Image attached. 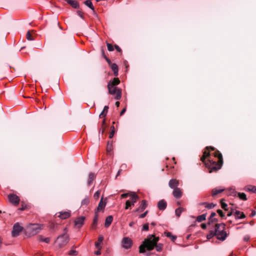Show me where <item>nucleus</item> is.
Listing matches in <instances>:
<instances>
[{
  "label": "nucleus",
  "mask_w": 256,
  "mask_h": 256,
  "mask_svg": "<svg viewBox=\"0 0 256 256\" xmlns=\"http://www.w3.org/2000/svg\"><path fill=\"white\" fill-rule=\"evenodd\" d=\"M158 240V237H156L154 235L150 234L148 238L144 240L143 244L140 246V252H145L146 248L148 250H151L154 249V246L156 251H162L163 246L161 244H157V242Z\"/></svg>",
  "instance_id": "f257e3e1"
},
{
  "label": "nucleus",
  "mask_w": 256,
  "mask_h": 256,
  "mask_svg": "<svg viewBox=\"0 0 256 256\" xmlns=\"http://www.w3.org/2000/svg\"><path fill=\"white\" fill-rule=\"evenodd\" d=\"M226 224L224 223L216 224L215 225L214 230L216 232V238L221 241H224L227 236L228 234L225 231Z\"/></svg>",
  "instance_id": "f03ea898"
},
{
  "label": "nucleus",
  "mask_w": 256,
  "mask_h": 256,
  "mask_svg": "<svg viewBox=\"0 0 256 256\" xmlns=\"http://www.w3.org/2000/svg\"><path fill=\"white\" fill-rule=\"evenodd\" d=\"M214 155L215 157H217L218 159V162H216L208 160L209 162L212 164L211 172L212 170H216L221 168L222 164V154L220 152L217 151L214 153Z\"/></svg>",
  "instance_id": "7ed1b4c3"
},
{
  "label": "nucleus",
  "mask_w": 256,
  "mask_h": 256,
  "mask_svg": "<svg viewBox=\"0 0 256 256\" xmlns=\"http://www.w3.org/2000/svg\"><path fill=\"white\" fill-rule=\"evenodd\" d=\"M68 236L66 232L57 238L55 243L58 248H62L68 242Z\"/></svg>",
  "instance_id": "20e7f679"
},
{
  "label": "nucleus",
  "mask_w": 256,
  "mask_h": 256,
  "mask_svg": "<svg viewBox=\"0 0 256 256\" xmlns=\"http://www.w3.org/2000/svg\"><path fill=\"white\" fill-rule=\"evenodd\" d=\"M43 228V224H30L27 226L28 232L32 235L38 233Z\"/></svg>",
  "instance_id": "39448f33"
},
{
  "label": "nucleus",
  "mask_w": 256,
  "mask_h": 256,
  "mask_svg": "<svg viewBox=\"0 0 256 256\" xmlns=\"http://www.w3.org/2000/svg\"><path fill=\"white\" fill-rule=\"evenodd\" d=\"M108 88L110 94H116L115 96L116 100H120V98L122 92L120 90L117 89L116 86H114V84H111L110 83H108Z\"/></svg>",
  "instance_id": "423d86ee"
},
{
  "label": "nucleus",
  "mask_w": 256,
  "mask_h": 256,
  "mask_svg": "<svg viewBox=\"0 0 256 256\" xmlns=\"http://www.w3.org/2000/svg\"><path fill=\"white\" fill-rule=\"evenodd\" d=\"M121 243L122 246L124 248L128 249L131 248L132 244V241L131 238L128 237H124L122 239Z\"/></svg>",
  "instance_id": "0eeeda50"
},
{
  "label": "nucleus",
  "mask_w": 256,
  "mask_h": 256,
  "mask_svg": "<svg viewBox=\"0 0 256 256\" xmlns=\"http://www.w3.org/2000/svg\"><path fill=\"white\" fill-rule=\"evenodd\" d=\"M23 228L18 223H16L14 224L12 230V235L13 237L17 236L19 235L20 232L22 230Z\"/></svg>",
  "instance_id": "6e6552de"
},
{
  "label": "nucleus",
  "mask_w": 256,
  "mask_h": 256,
  "mask_svg": "<svg viewBox=\"0 0 256 256\" xmlns=\"http://www.w3.org/2000/svg\"><path fill=\"white\" fill-rule=\"evenodd\" d=\"M9 201L14 204H18L20 202V198L14 194H10L8 196Z\"/></svg>",
  "instance_id": "1a4fd4ad"
},
{
  "label": "nucleus",
  "mask_w": 256,
  "mask_h": 256,
  "mask_svg": "<svg viewBox=\"0 0 256 256\" xmlns=\"http://www.w3.org/2000/svg\"><path fill=\"white\" fill-rule=\"evenodd\" d=\"M130 202L132 206H134L136 200L138 199V196L134 192H130Z\"/></svg>",
  "instance_id": "9d476101"
},
{
  "label": "nucleus",
  "mask_w": 256,
  "mask_h": 256,
  "mask_svg": "<svg viewBox=\"0 0 256 256\" xmlns=\"http://www.w3.org/2000/svg\"><path fill=\"white\" fill-rule=\"evenodd\" d=\"M85 218L83 216L78 218L74 222L75 226L78 228H80L84 224Z\"/></svg>",
  "instance_id": "9b49d317"
},
{
  "label": "nucleus",
  "mask_w": 256,
  "mask_h": 256,
  "mask_svg": "<svg viewBox=\"0 0 256 256\" xmlns=\"http://www.w3.org/2000/svg\"><path fill=\"white\" fill-rule=\"evenodd\" d=\"M178 184L179 183L178 180L176 179H172L168 182L169 186L172 189L178 188Z\"/></svg>",
  "instance_id": "f8f14e48"
},
{
  "label": "nucleus",
  "mask_w": 256,
  "mask_h": 256,
  "mask_svg": "<svg viewBox=\"0 0 256 256\" xmlns=\"http://www.w3.org/2000/svg\"><path fill=\"white\" fill-rule=\"evenodd\" d=\"M147 206H148V204H147L146 201V200H142V203H141L140 205V206L139 208H138L136 210V211L138 212H142L146 209V208L147 207Z\"/></svg>",
  "instance_id": "ddd939ff"
},
{
  "label": "nucleus",
  "mask_w": 256,
  "mask_h": 256,
  "mask_svg": "<svg viewBox=\"0 0 256 256\" xmlns=\"http://www.w3.org/2000/svg\"><path fill=\"white\" fill-rule=\"evenodd\" d=\"M172 194L176 198H180L182 196V192L180 189L178 188L174 189Z\"/></svg>",
  "instance_id": "4468645a"
},
{
  "label": "nucleus",
  "mask_w": 256,
  "mask_h": 256,
  "mask_svg": "<svg viewBox=\"0 0 256 256\" xmlns=\"http://www.w3.org/2000/svg\"><path fill=\"white\" fill-rule=\"evenodd\" d=\"M70 216V213L69 212H60L58 216L62 219H66L69 218Z\"/></svg>",
  "instance_id": "2eb2a0df"
},
{
  "label": "nucleus",
  "mask_w": 256,
  "mask_h": 256,
  "mask_svg": "<svg viewBox=\"0 0 256 256\" xmlns=\"http://www.w3.org/2000/svg\"><path fill=\"white\" fill-rule=\"evenodd\" d=\"M158 206L160 210H164L166 207V202L164 200H160L158 204Z\"/></svg>",
  "instance_id": "dca6fc26"
},
{
  "label": "nucleus",
  "mask_w": 256,
  "mask_h": 256,
  "mask_svg": "<svg viewBox=\"0 0 256 256\" xmlns=\"http://www.w3.org/2000/svg\"><path fill=\"white\" fill-rule=\"evenodd\" d=\"M113 218L112 216H109L106 218L104 226L106 228L108 227L112 224Z\"/></svg>",
  "instance_id": "f3484780"
},
{
  "label": "nucleus",
  "mask_w": 256,
  "mask_h": 256,
  "mask_svg": "<svg viewBox=\"0 0 256 256\" xmlns=\"http://www.w3.org/2000/svg\"><path fill=\"white\" fill-rule=\"evenodd\" d=\"M244 190L246 191L252 192H253L256 194V186L250 185V186H246L244 188Z\"/></svg>",
  "instance_id": "a211bd4d"
},
{
  "label": "nucleus",
  "mask_w": 256,
  "mask_h": 256,
  "mask_svg": "<svg viewBox=\"0 0 256 256\" xmlns=\"http://www.w3.org/2000/svg\"><path fill=\"white\" fill-rule=\"evenodd\" d=\"M234 216L236 218L242 219L245 218V215L242 212L236 210L234 212Z\"/></svg>",
  "instance_id": "6ab92c4d"
},
{
  "label": "nucleus",
  "mask_w": 256,
  "mask_h": 256,
  "mask_svg": "<svg viewBox=\"0 0 256 256\" xmlns=\"http://www.w3.org/2000/svg\"><path fill=\"white\" fill-rule=\"evenodd\" d=\"M67 2L72 6L73 8H76L78 7V2L74 0H66Z\"/></svg>",
  "instance_id": "aec40b11"
},
{
  "label": "nucleus",
  "mask_w": 256,
  "mask_h": 256,
  "mask_svg": "<svg viewBox=\"0 0 256 256\" xmlns=\"http://www.w3.org/2000/svg\"><path fill=\"white\" fill-rule=\"evenodd\" d=\"M111 68L114 72V76H117L118 75V67L116 64H112L111 66Z\"/></svg>",
  "instance_id": "412c9836"
},
{
  "label": "nucleus",
  "mask_w": 256,
  "mask_h": 256,
  "mask_svg": "<svg viewBox=\"0 0 256 256\" xmlns=\"http://www.w3.org/2000/svg\"><path fill=\"white\" fill-rule=\"evenodd\" d=\"M94 178H95L94 174L92 173V172L89 174L88 180V185H90L92 184Z\"/></svg>",
  "instance_id": "4be33fe9"
},
{
  "label": "nucleus",
  "mask_w": 256,
  "mask_h": 256,
  "mask_svg": "<svg viewBox=\"0 0 256 256\" xmlns=\"http://www.w3.org/2000/svg\"><path fill=\"white\" fill-rule=\"evenodd\" d=\"M108 109V106H104L103 110L100 114L99 116L100 118H102L106 116Z\"/></svg>",
  "instance_id": "5701e85b"
},
{
  "label": "nucleus",
  "mask_w": 256,
  "mask_h": 256,
  "mask_svg": "<svg viewBox=\"0 0 256 256\" xmlns=\"http://www.w3.org/2000/svg\"><path fill=\"white\" fill-rule=\"evenodd\" d=\"M104 240V237L102 236H100L98 238V242H96L95 246L96 248H100L101 246V244Z\"/></svg>",
  "instance_id": "b1692460"
},
{
  "label": "nucleus",
  "mask_w": 256,
  "mask_h": 256,
  "mask_svg": "<svg viewBox=\"0 0 256 256\" xmlns=\"http://www.w3.org/2000/svg\"><path fill=\"white\" fill-rule=\"evenodd\" d=\"M103 197L101 198V200L98 204L97 210H100L102 209H104L106 206V203H104L103 201Z\"/></svg>",
  "instance_id": "393cba45"
},
{
  "label": "nucleus",
  "mask_w": 256,
  "mask_h": 256,
  "mask_svg": "<svg viewBox=\"0 0 256 256\" xmlns=\"http://www.w3.org/2000/svg\"><path fill=\"white\" fill-rule=\"evenodd\" d=\"M200 205H204L205 207L208 209H211L213 208L216 205L213 203L209 204L206 202H202L200 204Z\"/></svg>",
  "instance_id": "a878e982"
},
{
  "label": "nucleus",
  "mask_w": 256,
  "mask_h": 256,
  "mask_svg": "<svg viewBox=\"0 0 256 256\" xmlns=\"http://www.w3.org/2000/svg\"><path fill=\"white\" fill-rule=\"evenodd\" d=\"M224 190V188H222V189L214 188V189H213L212 195V196H215L216 195V194H218L222 192Z\"/></svg>",
  "instance_id": "bb28decb"
},
{
  "label": "nucleus",
  "mask_w": 256,
  "mask_h": 256,
  "mask_svg": "<svg viewBox=\"0 0 256 256\" xmlns=\"http://www.w3.org/2000/svg\"><path fill=\"white\" fill-rule=\"evenodd\" d=\"M237 194L240 200H247L246 196L244 193L238 192Z\"/></svg>",
  "instance_id": "cd10ccee"
},
{
  "label": "nucleus",
  "mask_w": 256,
  "mask_h": 256,
  "mask_svg": "<svg viewBox=\"0 0 256 256\" xmlns=\"http://www.w3.org/2000/svg\"><path fill=\"white\" fill-rule=\"evenodd\" d=\"M164 234L167 237L170 238L173 242H174L176 238V237L172 235V233L170 232H165Z\"/></svg>",
  "instance_id": "c85d7f7f"
},
{
  "label": "nucleus",
  "mask_w": 256,
  "mask_h": 256,
  "mask_svg": "<svg viewBox=\"0 0 256 256\" xmlns=\"http://www.w3.org/2000/svg\"><path fill=\"white\" fill-rule=\"evenodd\" d=\"M206 218V214H202V215L198 216L196 218V220L198 222H201L204 221Z\"/></svg>",
  "instance_id": "c756f323"
},
{
  "label": "nucleus",
  "mask_w": 256,
  "mask_h": 256,
  "mask_svg": "<svg viewBox=\"0 0 256 256\" xmlns=\"http://www.w3.org/2000/svg\"><path fill=\"white\" fill-rule=\"evenodd\" d=\"M228 190L229 191V194L234 196H236L238 194L235 189L232 188H228Z\"/></svg>",
  "instance_id": "7c9ffc66"
},
{
  "label": "nucleus",
  "mask_w": 256,
  "mask_h": 256,
  "mask_svg": "<svg viewBox=\"0 0 256 256\" xmlns=\"http://www.w3.org/2000/svg\"><path fill=\"white\" fill-rule=\"evenodd\" d=\"M214 236H216V232H214V230H210L209 234L206 236V238L210 240Z\"/></svg>",
  "instance_id": "2f4dec72"
},
{
  "label": "nucleus",
  "mask_w": 256,
  "mask_h": 256,
  "mask_svg": "<svg viewBox=\"0 0 256 256\" xmlns=\"http://www.w3.org/2000/svg\"><path fill=\"white\" fill-rule=\"evenodd\" d=\"M84 4L88 8H90L91 10H94V7L91 1L89 0H86L84 2Z\"/></svg>",
  "instance_id": "473e14b6"
},
{
  "label": "nucleus",
  "mask_w": 256,
  "mask_h": 256,
  "mask_svg": "<svg viewBox=\"0 0 256 256\" xmlns=\"http://www.w3.org/2000/svg\"><path fill=\"white\" fill-rule=\"evenodd\" d=\"M184 210V209L182 208H176L175 210V213H176V214L178 216H180L181 213Z\"/></svg>",
  "instance_id": "72a5a7b5"
},
{
  "label": "nucleus",
  "mask_w": 256,
  "mask_h": 256,
  "mask_svg": "<svg viewBox=\"0 0 256 256\" xmlns=\"http://www.w3.org/2000/svg\"><path fill=\"white\" fill-rule=\"evenodd\" d=\"M39 240L41 242H44L46 243H48L50 242V238H44L42 236H40Z\"/></svg>",
  "instance_id": "f704fd0d"
},
{
  "label": "nucleus",
  "mask_w": 256,
  "mask_h": 256,
  "mask_svg": "<svg viewBox=\"0 0 256 256\" xmlns=\"http://www.w3.org/2000/svg\"><path fill=\"white\" fill-rule=\"evenodd\" d=\"M112 142H108L107 144L106 150L110 152L112 151Z\"/></svg>",
  "instance_id": "c9c22d12"
},
{
  "label": "nucleus",
  "mask_w": 256,
  "mask_h": 256,
  "mask_svg": "<svg viewBox=\"0 0 256 256\" xmlns=\"http://www.w3.org/2000/svg\"><path fill=\"white\" fill-rule=\"evenodd\" d=\"M111 84H114V86H116L119 84L120 80L118 78H114L112 82H110Z\"/></svg>",
  "instance_id": "e433bc0d"
},
{
  "label": "nucleus",
  "mask_w": 256,
  "mask_h": 256,
  "mask_svg": "<svg viewBox=\"0 0 256 256\" xmlns=\"http://www.w3.org/2000/svg\"><path fill=\"white\" fill-rule=\"evenodd\" d=\"M210 154L209 152H207L205 151L204 152V155L201 158L202 160L204 162V160L206 159V158H208Z\"/></svg>",
  "instance_id": "4c0bfd02"
},
{
  "label": "nucleus",
  "mask_w": 256,
  "mask_h": 256,
  "mask_svg": "<svg viewBox=\"0 0 256 256\" xmlns=\"http://www.w3.org/2000/svg\"><path fill=\"white\" fill-rule=\"evenodd\" d=\"M26 39L28 40H34V38H32V35L29 30L28 32H26Z\"/></svg>",
  "instance_id": "58836bf2"
},
{
  "label": "nucleus",
  "mask_w": 256,
  "mask_h": 256,
  "mask_svg": "<svg viewBox=\"0 0 256 256\" xmlns=\"http://www.w3.org/2000/svg\"><path fill=\"white\" fill-rule=\"evenodd\" d=\"M88 198H86L82 201V205H87L88 204Z\"/></svg>",
  "instance_id": "ea45409f"
},
{
  "label": "nucleus",
  "mask_w": 256,
  "mask_h": 256,
  "mask_svg": "<svg viewBox=\"0 0 256 256\" xmlns=\"http://www.w3.org/2000/svg\"><path fill=\"white\" fill-rule=\"evenodd\" d=\"M100 190H97L94 194V196L95 198H98L100 195Z\"/></svg>",
  "instance_id": "a19ab883"
},
{
  "label": "nucleus",
  "mask_w": 256,
  "mask_h": 256,
  "mask_svg": "<svg viewBox=\"0 0 256 256\" xmlns=\"http://www.w3.org/2000/svg\"><path fill=\"white\" fill-rule=\"evenodd\" d=\"M107 47H108V50L111 52V51H113L114 50V48H113V46H112V44H109V43H107Z\"/></svg>",
  "instance_id": "79ce46f5"
},
{
  "label": "nucleus",
  "mask_w": 256,
  "mask_h": 256,
  "mask_svg": "<svg viewBox=\"0 0 256 256\" xmlns=\"http://www.w3.org/2000/svg\"><path fill=\"white\" fill-rule=\"evenodd\" d=\"M57 226V225L54 224V223L53 222H51L50 224H49V228L50 230H54L55 228Z\"/></svg>",
  "instance_id": "37998d69"
},
{
  "label": "nucleus",
  "mask_w": 256,
  "mask_h": 256,
  "mask_svg": "<svg viewBox=\"0 0 256 256\" xmlns=\"http://www.w3.org/2000/svg\"><path fill=\"white\" fill-rule=\"evenodd\" d=\"M77 254H78L77 252L74 250H72L68 252L69 255L76 256V255H77Z\"/></svg>",
  "instance_id": "c03bdc74"
},
{
  "label": "nucleus",
  "mask_w": 256,
  "mask_h": 256,
  "mask_svg": "<svg viewBox=\"0 0 256 256\" xmlns=\"http://www.w3.org/2000/svg\"><path fill=\"white\" fill-rule=\"evenodd\" d=\"M98 220V216L96 214L93 220V225H96Z\"/></svg>",
  "instance_id": "a18cd8bd"
},
{
  "label": "nucleus",
  "mask_w": 256,
  "mask_h": 256,
  "mask_svg": "<svg viewBox=\"0 0 256 256\" xmlns=\"http://www.w3.org/2000/svg\"><path fill=\"white\" fill-rule=\"evenodd\" d=\"M132 205L130 204V200H127L126 202V206H125V208L126 209H128L129 208L130 206Z\"/></svg>",
  "instance_id": "49530a36"
},
{
  "label": "nucleus",
  "mask_w": 256,
  "mask_h": 256,
  "mask_svg": "<svg viewBox=\"0 0 256 256\" xmlns=\"http://www.w3.org/2000/svg\"><path fill=\"white\" fill-rule=\"evenodd\" d=\"M218 220V219L216 218H212V220H209V222H208V224H210L211 222H217Z\"/></svg>",
  "instance_id": "de8ad7c7"
},
{
  "label": "nucleus",
  "mask_w": 256,
  "mask_h": 256,
  "mask_svg": "<svg viewBox=\"0 0 256 256\" xmlns=\"http://www.w3.org/2000/svg\"><path fill=\"white\" fill-rule=\"evenodd\" d=\"M98 250L95 252L94 254L96 255H100L101 254L100 250L102 248V246H100V248H98Z\"/></svg>",
  "instance_id": "09e8293b"
},
{
  "label": "nucleus",
  "mask_w": 256,
  "mask_h": 256,
  "mask_svg": "<svg viewBox=\"0 0 256 256\" xmlns=\"http://www.w3.org/2000/svg\"><path fill=\"white\" fill-rule=\"evenodd\" d=\"M221 204H222V208L223 209L226 210V207L228 206L227 204H226V203L222 202H221Z\"/></svg>",
  "instance_id": "8fccbe9b"
},
{
  "label": "nucleus",
  "mask_w": 256,
  "mask_h": 256,
  "mask_svg": "<svg viewBox=\"0 0 256 256\" xmlns=\"http://www.w3.org/2000/svg\"><path fill=\"white\" fill-rule=\"evenodd\" d=\"M148 212V210L146 211L144 213L141 214L140 216V218H144L146 216V215L147 214Z\"/></svg>",
  "instance_id": "3c124183"
},
{
  "label": "nucleus",
  "mask_w": 256,
  "mask_h": 256,
  "mask_svg": "<svg viewBox=\"0 0 256 256\" xmlns=\"http://www.w3.org/2000/svg\"><path fill=\"white\" fill-rule=\"evenodd\" d=\"M218 213L220 214V216H221V217H223L224 216V214L222 212V211L220 210H218V211H217Z\"/></svg>",
  "instance_id": "603ef678"
},
{
  "label": "nucleus",
  "mask_w": 256,
  "mask_h": 256,
  "mask_svg": "<svg viewBox=\"0 0 256 256\" xmlns=\"http://www.w3.org/2000/svg\"><path fill=\"white\" fill-rule=\"evenodd\" d=\"M130 193H125L121 195V198H126L128 196H130Z\"/></svg>",
  "instance_id": "864d4df0"
},
{
  "label": "nucleus",
  "mask_w": 256,
  "mask_h": 256,
  "mask_svg": "<svg viewBox=\"0 0 256 256\" xmlns=\"http://www.w3.org/2000/svg\"><path fill=\"white\" fill-rule=\"evenodd\" d=\"M148 230V224H145L143 226V230Z\"/></svg>",
  "instance_id": "5fc2aeb1"
},
{
  "label": "nucleus",
  "mask_w": 256,
  "mask_h": 256,
  "mask_svg": "<svg viewBox=\"0 0 256 256\" xmlns=\"http://www.w3.org/2000/svg\"><path fill=\"white\" fill-rule=\"evenodd\" d=\"M114 134V130H112L110 134L109 138H112Z\"/></svg>",
  "instance_id": "6e6d98bb"
},
{
  "label": "nucleus",
  "mask_w": 256,
  "mask_h": 256,
  "mask_svg": "<svg viewBox=\"0 0 256 256\" xmlns=\"http://www.w3.org/2000/svg\"><path fill=\"white\" fill-rule=\"evenodd\" d=\"M216 215V214L214 212H212L210 214V218L209 220H212V218H214Z\"/></svg>",
  "instance_id": "4d7b16f0"
},
{
  "label": "nucleus",
  "mask_w": 256,
  "mask_h": 256,
  "mask_svg": "<svg viewBox=\"0 0 256 256\" xmlns=\"http://www.w3.org/2000/svg\"><path fill=\"white\" fill-rule=\"evenodd\" d=\"M201 227L202 229H206V224H202Z\"/></svg>",
  "instance_id": "13d9d810"
},
{
  "label": "nucleus",
  "mask_w": 256,
  "mask_h": 256,
  "mask_svg": "<svg viewBox=\"0 0 256 256\" xmlns=\"http://www.w3.org/2000/svg\"><path fill=\"white\" fill-rule=\"evenodd\" d=\"M256 214V212L255 210H252L250 216L252 217V216H255Z\"/></svg>",
  "instance_id": "bf43d9fd"
},
{
  "label": "nucleus",
  "mask_w": 256,
  "mask_h": 256,
  "mask_svg": "<svg viewBox=\"0 0 256 256\" xmlns=\"http://www.w3.org/2000/svg\"><path fill=\"white\" fill-rule=\"evenodd\" d=\"M126 110V108H124V109L121 111V112H120V116H122V114H124Z\"/></svg>",
  "instance_id": "052dcab7"
},
{
  "label": "nucleus",
  "mask_w": 256,
  "mask_h": 256,
  "mask_svg": "<svg viewBox=\"0 0 256 256\" xmlns=\"http://www.w3.org/2000/svg\"><path fill=\"white\" fill-rule=\"evenodd\" d=\"M250 238L248 236H245L244 238V241H248L249 240Z\"/></svg>",
  "instance_id": "680f3d73"
},
{
  "label": "nucleus",
  "mask_w": 256,
  "mask_h": 256,
  "mask_svg": "<svg viewBox=\"0 0 256 256\" xmlns=\"http://www.w3.org/2000/svg\"><path fill=\"white\" fill-rule=\"evenodd\" d=\"M115 47H116V50L118 51V52H120L121 51V49L118 46H116Z\"/></svg>",
  "instance_id": "e2e57ef3"
},
{
  "label": "nucleus",
  "mask_w": 256,
  "mask_h": 256,
  "mask_svg": "<svg viewBox=\"0 0 256 256\" xmlns=\"http://www.w3.org/2000/svg\"><path fill=\"white\" fill-rule=\"evenodd\" d=\"M116 106L117 107L119 106H120V102H116Z\"/></svg>",
  "instance_id": "0e129e2a"
},
{
  "label": "nucleus",
  "mask_w": 256,
  "mask_h": 256,
  "mask_svg": "<svg viewBox=\"0 0 256 256\" xmlns=\"http://www.w3.org/2000/svg\"><path fill=\"white\" fill-rule=\"evenodd\" d=\"M78 16H79L80 18H82V14L80 13V12H78Z\"/></svg>",
  "instance_id": "69168bd1"
},
{
  "label": "nucleus",
  "mask_w": 256,
  "mask_h": 256,
  "mask_svg": "<svg viewBox=\"0 0 256 256\" xmlns=\"http://www.w3.org/2000/svg\"><path fill=\"white\" fill-rule=\"evenodd\" d=\"M134 224V222H130L129 224V226H133Z\"/></svg>",
  "instance_id": "338daca9"
},
{
  "label": "nucleus",
  "mask_w": 256,
  "mask_h": 256,
  "mask_svg": "<svg viewBox=\"0 0 256 256\" xmlns=\"http://www.w3.org/2000/svg\"><path fill=\"white\" fill-rule=\"evenodd\" d=\"M110 128H111L112 130H114V126H112L110 127Z\"/></svg>",
  "instance_id": "774afa93"
}]
</instances>
